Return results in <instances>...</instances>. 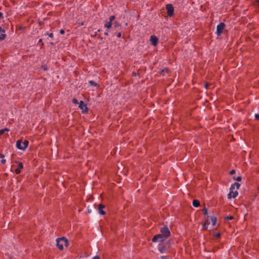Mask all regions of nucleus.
<instances>
[{
	"label": "nucleus",
	"instance_id": "1",
	"mask_svg": "<svg viewBox=\"0 0 259 259\" xmlns=\"http://www.w3.org/2000/svg\"><path fill=\"white\" fill-rule=\"evenodd\" d=\"M56 242L57 246L60 250H62L63 249L64 245L66 247L69 245L68 241L65 237L58 238L56 240Z\"/></svg>",
	"mask_w": 259,
	"mask_h": 259
},
{
	"label": "nucleus",
	"instance_id": "2",
	"mask_svg": "<svg viewBox=\"0 0 259 259\" xmlns=\"http://www.w3.org/2000/svg\"><path fill=\"white\" fill-rule=\"evenodd\" d=\"M28 144L29 142L27 140L22 142V140H19L16 142V146L18 149L24 151L28 147Z\"/></svg>",
	"mask_w": 259,
	"mask_h": 259
},
{
	"label": "nucleus",
	"instance_id": "3",
	"mask_svg": "<svg viewBox=\"0 0 259 259\" xmlns=\"http://www.w3.org/2000/svg\"><path fill=\"white\" fill-rule=\"evenodd\" d=\"M166 238L161 234H157L155 235L152 238V241L153 242H162L164 241Z\"/></svg>",
	"mask_w": 259,
	"mask_h": 259
},
{
	"label": "nucleus",
	"instance_id": "4",
	"mask_svg": "<svg viewBox=\"0 0 259 259\" xmlns=\"http://www.w3.org/2000/svg\"><path fill=\"white\" fill-rule=\"evenodd\" d=\"M238 193L236 190H235L233 187H231L230 189V192L228 194V198L229 199H231L232 198H235L238 195Z\"/></svg>",
	"mask_w": 259,
	"mask_h": 259
},
{
	"label": "nucleus",
	"instance_id": "5",
	"mask_svg": "<svg viewBox=\"0 0 259 259\" xmlns=\"http://www.w3.org/2000/svg\"><path fill=\"white\" fill-rule=\"evenodd\" d=\"M160 234L167 238L170 235V233L168 227L164 226L161 228Z\"/></svg>",
	"mask_w": 259,
	"mask_h": 259
},
{
	"label": "nucleus",
	"instance_id": "6",
	"mask_svg": "<svg viewBox=\"0 0 259 259\" xmlns=\"http://www.w3.org/2000/svg\"><path fill=\"white\" fill-rule=\"evenodd\" d=\"M225 24L224 23H220L217 27V34L220 36L223 33V31L225 28Z\"/></svg>",
	"mask_w": 259,
	"mask_h": 259
},
{
	"label": "nucleus",
	"instance_id": "7",
	"mask_svg": "<svg viewBox=\"0 0 259 259\" xmlns=\"http://www.w3.org/2000/svg\"><path fill=\"white\" fill-rule=\"evenodd\" d=\"M166 9L167 10V14L168 16L171 17L174 15V7L171 4H167L166 6Z\"/></svg>",
	"mask_w": 259,
	"mask_h": 259
},
{
	"label": "nucleus",
	"instance_id": "8",
	"mask_svg": "<svg viewBox=\"0 0 259 259\" xmlns=\"http://www.w3.org/2000/svg\"><path fill=\"white\" fill-rule=\"evenodd\" d=\"M79 108L82 110V112L85 113L88 111V107L83 101L79 102Z\"/></svg>",
	"mask_w": 259,
	"mask_h": 259
},
{
	"label": "nucleus",
	"instance_id": "9",
	"mask_svg": "<svg viewBox=\"0 0 259 259\" xmlns=\"http://www.w3.org/2000/svg\"><path fill=\"white\" fill-rule=\"evenodd\" d=\"M169 248V245L166 243L164 245H162L161 246H159L158 247V249L160 252L162 253L165 252Z\"/></svg>",
	"mask_w": 259,
	"mask_h": 259
},
{
	"label": "nucleus",
	"instance_id": "10",
	"mask_svg": "<svg viewBox=\"0 0 259 259\" xmlns=\"http://www.w3.org/2000/svg\"><path fill=\"white\" fill-rule=\"evenodd\" d=\"M150 40L153 46H156L157 45L158 39L156 36L152 35L150 37Z\"/></svg>",
	"mask_w": 259,
	"mask_h": 259
},
{
	"label": "nucleus",
	"instance_id": "11",
	"mask_svg": "<svg viewBox=\"0 0 259 259\" xmlns=\"http://www.w3.org/2000/svg\"><path fill=\"white\" fill-rule=\"evenodd\" d=\"M104 208V206L102 204L99 205L98 208V212L99 213L104 215L105 214V211L103 210Z\"/></svg>",
	"mask_w": 259,
	"mask_h": 259
},
{
	"label": "nucleus",
	"instance_id": "12",
	"mask_svg": "<svg viewBox=\"0 0 259 259\" xmlns=\"http://www.w3.org/2000/svg\"><path fill=\"white\" fill-rule=\"evenodd\" d=\"M23 165L22 162H19L18 167L15 169V172L19 174L21 172V169L23 168Z\"/></svg>",
	"mask_w": 259,
	"mask_h": 259
},
{
	"label": "nucleus",
	"instance_id": "13",
	"mask_svg": "<svg viewBox=\"0 0 259 259\" xmlns=\"http://www.w3.org/2000/svg\"><path fill=\"white\" fill-rule=\"evenodd\" d=\"M6 37L5 31L0 27V40H3Z\"/></svg>",
	"mask_w": 259,
	"mask_h": 259
},
{
	"label": "nucleus",
	"instance_id": "14",
	"mask_svg": "<svg viewBox=\"0 0 259 259\" xmlns=\"http://www.w3.org/2000/svg\"><path fill=\"white\" fill-rule=\"evenodd\" d=\"M210 220L211 221L212 226L214 227L216 224L217 218L214 216H211L210 217Z\"/></svg>",
	"mask_w": 259,
	"mask_h": 259
},
{
	"label": "nucleus",
	"instance_id": "15",
	"mask_svg": "<svg viewBox=\"0 0 259 259\" xmlns=\"http://www.w3.org/2000/svg\"><path fill=\"white\" fill-rule=\"evenodd\" d=\"M200 205V202L198 200H194L193 201V205L195 207H198Z\"/></svg>",
	"mask_w": 259,
	"mask_h": 259
},
{
	"label": "nucleus",
	"instance_id": "16",
	"mask_svg": "<svg viewBox=\"0 0 259 259\" xmlns=\"http://www.w3.org/2000/svg\"><path fill=\"white\" fill-rule=\"evenodd\" d=\"M240 184L238 183H235L233 185H232L231 187H233L235 190H238L240 187Z\"/></svg>",
	"mask_w": 259,
	"mask_h": 259
},
{
	"label": "nucleus",
	"instance_id": "17",
	"mask_svg": "<svg viewBox=\"0 0 259 259\" xmlns=\"http://www.w3.org/2000/svg\"><path fill=\"white\" fill-rule=\"evenodd\" d=\"M112 25V23L109 21L105 24L104 26H105V27H106L108 29H110Z\"/></svg>",
	"mask_w": 259,
	"mask_h": 259
},
{
	"label": "nucleus",
	"instance_id": "18",
	"mask_svg": "<svg viewBox=\"0 0 259 259\" xmlns=\"http://www.w3.org/2000/svg\"><path fill=\"white\" fill-rule=\"evenodd\" d=\"M210 217L209 216H207V218H206V220H205L204 223H207V225L208 226L210 224V222L209 221L210 220Z\"/></svg>",
	"mask_w": 259,
	"mask_h": 259
},
{
	"label": "nucleus",
	"instance_id": "19",
	"mask_svg": "<svg viewBox=\"0 0 259 259\" xmlns=\"http://www.w3.org/2000/svg\"><path fill=\"white\" fill-rule=\"evenodd\" d=\"M1 157L2 158V159L1 160V162L4 164L6 162V159L4 158L5 156L3 154H1Z\"/></svg>",
	"mask_w": 259,
	"mask_h": 259
},
{
	"label": "nucleus",
	"instance_id": "20",
	"mask_svg": "<svg viewBox=\"0 0 259 259\" xmlns=\"http://www.w3.org/2000/svg\"><path fill=\"white\" fill-rule=\"evenodd\" d=\"M9 130L8 128H4V129H2L0 130V135H2L3 134H4V133L6 132V131H9Z\"/></svg>",
	"mask_w": 259,
	"mask_h": 259
},
{
	"label": "nucleus",
	"instance_id": "21",
	"mask_svg": "<svg viewBox=\"0 0 259 259\" xmlns=\"http://www.w3.org/2000/svg\"><path fill=\"white\" fill-rule=\"evenodd\" d=\"M46 35H48L50 37L52 38L53 37V34L52 33H49L48 32H47L45 34Z\"/></svg>",
	"mask_w": 259,
	"mask_h": 259
},
{
	"label": "nucleus",
	"instance_id": "22",
	"mask_svg": "<svg viewBox=\"0 0 259 259\" xmlns=\"http://www.w3.org/2000/svg\"><path fill=\"white\" fill-rule=\"evenodd\" d=\"M208 226L207 225V223H204L202 227V229L205 230H207L208 229Z\"/></svg>",
	"mask_w": 259,
	"mask_h": 259
},
{
	"label": "nucleus",
	"instance_id": "23",
	"mask_svg": "<svg viewBox=\"0 0 259 259\" xmlns=\"http://www.w3.org/2000/svg\"><path fill=\"white\" fill-rule=\"evenodd\" d=\"M115 16L112 15V16H111L110 17H109V22H111L112 23L113 21L115 19Z\"/></svg>",
	"mask_w": 259,
	"mask_h": 259
},
{
	"label": "nucleus",
	"instance_id": "24",
	"mask_svg": "<svg viewBox=\"0 0 259 259\" xmlns=\"http://www.w3.org/2000/svg\"><path fill=\"white\" fill-rule=\"evenodd\" d=\"M89 83L91 85H94V86H97V84L96 83H95L94 81H93V80L89 81Z\"/></svg>",
	"mask_w": 259,
	"mask_h": 259
},
{
	"label": "nucleus",
	"instance_id": "25",
	"mask_svg": "<svg viewBox=\"0 0 259 259\" xmlns=\"http://www.w3.org/2000/svg\"><path fill=\"white\" fill-rule=\"evenodd\" d=\"M72 102L75 104H79V102H78V100L76 99H73L72 100Z\"/></svg>",
	"mask_w": 259,
	"mask_h": 259
},
{
	"label": "nucleus",
	"instance_id": "26",
	"mask_svg": "<svg viewBox=\"0 0 259 259\" xmlns=\"http://www.w3.org/2000/svg\"><path fill=\"white\" fill-rule=\"evenodd\" d=\"M204 214L207 215V209L206 208H204L202 210Z\"/></svg>",
	"mask_w": 259,
	"mask_h": 259
},
{
	"label": "nucleus",
	"instance_id": "27",
	"mask_svg": "<svg viewBox=\"0 0 259 259\" xmlns=\"http://www.w3.org/2000/svg\"><path fill=\"white\" fill-rule=\"evenodd\" d=\"M234 180H236L237 181H241L242 180L241 177H238L236 179L234 178Z\"/></svg>",
	"mask_w": 259,
	"mask_h": 259
},
{
	"label": "nucleus",
	"instance_id": "28",
	"mask_svg": "<svg viewBox=\"0 0 259 259\" xmlns=\"http://www.w3.org/2000/svg\"><path fill=\"white\" fill-rule=\"evenodd\" d=\"M233 219V216H228V217H226V219L228 220H232Z\"/></svg>",
	"mask_w": 259,
	"mask_h": 259
},
{
	"label": "nucleus",
	"instance_id": "29",
	"mask_svg": "<svg viewBox=\"0 0 259 259\" xmlns=\"http://www.w3.org/2000/svg\"><path fill=\"white\" fill-rule=\"evenodd\" d=\"M158 259H168L167 256H161L160 257H159Z\"/></svg>",
	"mask_w": 259,
	"mask_h": 259
},
{
	"label": "nucleus",
	"instance_id": "30",
	"mask_svg": "<svg viewBox=\"0 0 259 259\" xmlns=\"http://www.w3.org/2000/svg\"><path fill=\"white\" fill-rule=\"evenodd\" d=\"M235 172H236L235 170L234 169H232V170H231L230 171V174L231 175H233V174H235Z\"/></svg>",
	"mask_w": 259,
	"mask_h": 259
},
{
	"label": "nucleus",
	"instance_id": "31",
	"mask_svg": "<svg viewBox=\"0 0 259 259\" xmlns=\"http://www.w3.org/2000/svg\"><path fill=\"white\" fill-rule=\"evenodd\" d=\"M119 26V23L118 22H115L114 23V26L117 27H118Z\"/></svg>",
	"mask_w": 259,
	"mask_h": 259
},
{
	"label": "nucleus",
	"instance_id": "32",
	"mask_svg": "<svg viewBox=\"0 0 259 259\" xmlns=\"http://www.w3.org/2000/svg\"><path fill=\"white\" fill-rule=\"evenodd\" d=\"M255 118L256 119L258 120L259 119V113L258 114H255Z\"/></svg>",
	"mask_w": 259,
	"mask_h": 259
},
{
	"label": "nucleus",
	"instance_id": "33",
	"mask_svg": "<svg viewBox=\"0 0 259 259\" xmlns=\"http://www.w3.org/2000/svg\"><path fill=\"white\" fill-rule=\"evenodd\" d=\"M87 212H88V213H90L92 212V209L91 208H90L89 207H88V208Z\"/></svg>",
	"mask_w": 259,
	"mask_h": 259
},
{
	"label": "nucleus",
	"instance_id": "34",
	"mask_svg": "<svg viewBox=\"0 0 259 259\" xmlns=\"http://www.w3.org/2000/svg\"><path fill=\"white\" fill-rule=\"evenodd\" d=\"M121 33H120V32H119V33H118L117 34V37L118 38H120V37H121Z\"/></svg>",
	"mask_w": 259,
	"mask_h": 259
},
{
	"label": "nucleus",
	"instance_id": "35",
	"mask_svg": "<svg viewBox=\"0 0 259 259\" xmlns=\"http://www.w3.org/2000/svg\"><path fill=\"white\" fill-rule=\"evenodd\" d=\"M92 259H100V258L98 255H96Z\"/></svg>",
	"mask_w": 259,
	"mask_h": 259
},
{
	"label": "nucleus",
	"instance_id": "36",
	"mask_svg": "<svg viewBox=\"0 0 259 259\" xmlns=\"http://www.w3.org/2000/svg\"><path fill=\"white\" fill-rule=\"evenodd\" d=\"M60 33L62 34H63L64 33H65V31L63 29H61L60 31Z\"/></svg>",
	"mask_w": 259,
	"mask_h": 259
},
{
	"label": "nucleus",
	"instance_id": "37",
	"mask_svg": "<svg viewBox=\"0 0 259 259\" xmlns=\"http://www.w3.org/2000/svg\"><path fill=\"white\" fill-rule=\"evenodd\" d=\"M215 237H219L220 236V233H217L215 235Z\"/></svg>",
	"mask_w": 259,
	"mask_h": 259
},
{
	"label": "nucleus",
	"instance_id": "38",
	"mask_svg": "<svg viewBox=\"0 0 259 259\" xmlns=\"http://www.w3.org/2000/svg\"><path fill=\"white\" fill-rule=\"evenodd\" d=\"M2 16H3V14L0 12V19L2 18Z\"/></svg>",
	"mask_w": 259,
	"mask_h": 259
},
{
	"label": "nucleus",
	"instance_id": "39",
	"mask_svg": "<svg viewBox=\"0 0 259 259\" xmlns=\"http://www.w3.org/2000/svg\"><path fill=\"white\" fill-rule=\"evenodd\" d=\"M42 67H43V68H44V70H47V67H46V66H44Z\"/></svg>",
	"mask_w": 259,
	"mask_h": 259
},
{
	"label": "nucleus",
	"instance_id": "40",
	"mask_svg": "<svg viewBox=\"0 0 259 259\" xmlns=\"http://www.w3.org/2000/svg\"><path fill=\"white\" fill-rule=\"evenodd\" d=\"M208 85V84H206L205 85V88L206 89H207V88Z\"/></svg>",
	"mask_w": 259,
	"mask_h": 259
},
{
	"label": "nucleus",
	"instance_id": "41",
	"mask_svg": "<svg viewBox=\"0 0 259 259\" xmlns=\"http://www.w3.org/2000/svg\"><path fill=\"white\" fill-rule=\"evenodd\" d=\"M41 41H42V39H40L39 40V42H41Z\"/></svg>",
	"mask_w": 259,
	"mask_h": 259
},
{
	"label": "nucleus",
	"instance_id": "42",
	"mask_svg": "<svg viewBox=\"0 0 259 259\" xmlns=\"http://www.w3.org/2000/svg\"><path fill=\"white\" fill-rule=\"evenodd\" d=\"M105 34L106 35H108V33H107V32H105Z\"/></svg>",
	"mask_w": 259,
	"mask_h": 259
}]
</instances>
